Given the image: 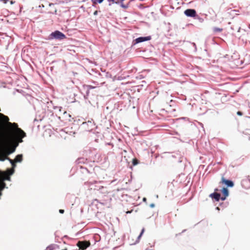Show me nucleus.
I'll use <instances>...</instances> for the list:
<instances>
[{
    "instance_id": "f257e3e1",
    "label": "nucleus",
    "mask_w": 250,
    "mask_h": 250,
    "mask_svg": "<svg viewBox=\"0 0 250 250\" xmlns=\"http://www.w3.org/2000/svg\"><path fill=\"white\" fill-rule=\"evenodd\" d=\"M8 126L11 128L12 130L9 133V136H11L13 132H14L16 135L18 143L19 144L23 142L22 139L26 136V133L21 128L18 127V125L17 123H8Z\"/></svg>"
},
{
    "instance_id": "f03ea898",
    "label": "nucleus",
    "mask_w": 250,
    "mask_h": 250,
    "mask_svg": "<svg viewBox=\"0 0 250 250\" xmlns=\"http://www.w3.org/2000/svg\"><path fill=\"white\" fill-rule=\"evenodd\" d=\"M0 176L2 178V181L0 182V197L2 195V190L6 188V184L4 183V181H10V177L11 175H9V172H8V173L6 172H4L0 171Z\"/></svg>"
},
{
    "instance_id": "7ed1b4c3",
    "label": "nucleus",
    "mask_w": 250,
    "mask_h": 250,
    "mask_svg": "<svg viewBox=\"0 0 250 250\" xmlns=\"http://www.w3.org/2000/svg\"><path fill=\"white\" fill-rule=\"evenodd\" d=\"M81 127L87 131H90L95 127V124L93 119L88 120L87 122H83L81 125Z\"/></svg>"
},
{
    "instance_id": "20e7f679",
    "label": "nucleus",
    "mask_w": 250,
    "mask_h": 250,
    "mask_svg": "<svg viewBox=\"0 0 250 250\" xmlns=\"http://www.w3.org/2000/svg\"><path fill=\"white\" fill-rule=\"evenodd\" d=\"M50 38L58 40H62L66 38V36L62 32L56 30L50 35Z\"/></svg>"
},
{
    "instance_id": "39448f33",
    "label": "nucleus",
    "mask_w": 250,
    "mask_h": 250,
    "mask_svg": "<svg viewBox=\"0 0 250 250\" xmlns=\"http://www.w3.org/2000/svg\"><path fill=\"white\" fill-rule=\"evenodd\" d=\"M184 14L188 17L194 18L196 19L197 14L194 9H187L184 11Z\"/></svg>"
},
{
    "instance_id": "423d86ee",
    "label": "nucleus",
    "mask_w": 250,
    "mask_h": 250,
    "mask_svg": "<svg viewBox=\"0 0 250 250\" xmlns=\"http://www.w3.org/2000/svg\"><path fill=\"white\" fill-rule=\"evenodd\" d=\"M57 117L59 119L62 121H71V115L70 114L67 113L65 110H63V113L62 116H58Z\"/></svg>"
},
{
    "instance_id": "0eeeda50",
    "label": "nucleus",
    "mask_w": 250,
    "mask_h": 250,
    "mask_svg": "<svg viewBox=\"0 0 250 250\" xmlns=\"http://www.w3.org/2000/svg\"><path fill=\"white\" fill-rule=\"evenodd\" d=\"M151 39V37L150 36L138 37L133 41L134 44L149 41Z\"/></svg>"
},
{
    "instance_id": "6e6552de",
    "label": "nucleus",
    "mask_w": 250,
    "mask_h": 250,
    "mask_svg": "<svg viewBox=\"0 0 250 250\" xmlns=\"http://www.w3.org/2000/svg\"><path fill=\"white\" fill-rule=\"evenodd\" d=\"M241 184L243 188L245 189L250 188V177L248 176V177L243 179L241 181Z\"/></svg>"
},
{
    "instance_id": "1a4fd4ad",
    "label": "nucleus",
    "mask_w": 250,
    "mask_h": 250,
    "mask_svg": "<svg viewBox=\"0 0 250 250\" xmlns=\"http://www.w3.org/2000/svg\"><path fill=\"white\" fill-rule=\"evenodd\" d=\"M221 182L222 184H225L227 187L229 188H232L234 186V183L232 181L226 179L223 177L221 179Z\"/></svg>"
},
{
    "instance_id": "9d476101",
    "label": "nucleus",
    "mask_w": 250,
    "mask_h": 250,
    "mask_svg": "<svg viewBox=\"0 0 250 250\" xmlns=\"http://www.w3.org/2000/svg\"><path fill=\"white\" fill-rule=\"evenodd\" d=\"M96 184H101V182H98L97 181H89L85 183V185H86L90 189L95 190Z\"/></svg>"
},
{
    "instance_id": "9b49d317",
    "label": "nucleus",
    "mask_w": 250,
    "mask_h": 250,
    "mask_svg": "<svg viewBox=\"0 0 250 250\" xmlns=\"http://www.w3.org/2000/svg\"><path fill=\"white\" fill-rule=\"evenodd\" d=\"M90 245V243L86 241H79L77 246L80 249L85 250Z\"/></svg>"
},
{
    "instance_id": "f8f14e48",
    "label": "nucleus",
    "mask_w": 250,
    "mask_h": 250,
    "mask_svg": "<svg viewBox=\"0 0 250 250\" xmlns=\"http://www.w3.org/2000/svg\"><path fill=\"white\" fill-rule=\"evenodd\" d=\"M221 192L223 194V196H222L221 200L224 201L226 200L227 196H229V192L227 188H223Z\"/></svg>"
},
{
    "instance_id": "ddd939ff",
    "label": "nucleus",
    "mask_w": 250,
    "mask_h": 250,
    "mask_svg": "<svg viewBox=\"0 0 250 250\" xmlns=\"http://www.w3.org/2000/svg\"><path fill=\"white\" fill-rule=\"evenodd\" d=\"M209 196L216 201H219L220 200H221L222 198L220 194L217 192L211 193Z\"/></svg>"
},
{
    "instance_id": "4468645a",
    "label": "nucleus",
    "mask_w": 250,
    "mask_h": 250,
    "mask_svg": "<svg viewBox=\"0 0 250 250\" xmlns=\"http://www.w3.org/2000/svg\"><path fill=\"white\" fill-rule=\"evenodd\" d=\"M60 247L59 245L55 244H52L48 246L45 250H55L56 249H59Z\"/></svg>"
},
{
    "instance_id": "2eb2a0df",
    "label": "nucleus",
    "mask_w": 250,
    "mask_h": 250,
    "mask_svg": "<svg viewBox=\"0 0 250 250\" xmlns=\"http://www.w3.org/2000/svg\"><path fill=\"white\" fill-rule=\"evenodd\" d=\"M109 2L108 5L111 6L113 3H115L118 5H120L121 7V1L120 0H107Z\"/></svg>"
},
{
    "instance_id": "dca6fc26",
    "label": "nucleus",
    "mask_w": 250,
    "mask_h": 250,
    "mask_svg": "<svg viewBox=\"0 0 250 250\" xmlns=\"http://www.w3.org/2000/svg\"><path fill=\"white\" fill-rule=\"evenodd\" d=\"M54 109L56 110V112L59 114V116H61V113H63V110H64L61 106H54Z\"/></svg>"
},
{
    "instance_id": "f3484780",
    "label": "nucleus",
    "mask_w": 250,
    "mask_h": 250,
    "mask_svg": "<svg viewBox=\"0 0 250 250\" xmlns=\"http://www.w3.org/2000/svg\"><path fill=\"white\" fill-rule=\"evenodd\" d=\"M22 154H18L16 156L15 161L18 163H21L22 161Z\"/></svg>"
},
{
    "instance_id": "a211bd4d",
    "label": "nucleus",
    "mask_w": 250,
    "mask_h": 250,
    "mask_svg": "<svg viewBox=\"0 0 250 250\" xmlns=\"http://www.w3.org/2000/svg\"><path fill=\"white\" fill-rule=\"evenodd\" d=\"M12 167H13V168L11 169V168H8L7 169V171L8 172H9V175H13L15 172V170H14V168L15 167H16V164L15 163H14L13 164H11Z\"/></svg>"
},
{
    "instance_id": "6ab92c4d",
    "label": "nucleus",
    "mask_w": 250,
    "mask_h": 250,
    "mask_svg": "<svg viewBox=\"0 0 250 250\" xmlns=\"http://www.w3.org/2000/svg\"><path fill=\"white\" fill-rule=\"evenodd\" d=\"M98 192L104 194L107 193V190L106 188L102 186V187H101L100 189L98 190Z\"/></svg>"
},
{
    "instance_id": "aec40b11",
    "label": "nucleus",
    "mask_w": 250,
    "mask_h": 250,
    "mask_svg": "<svg viewBox=\"0 0 250 250\" xmlns=\"http://www.w3.org/2000/svg\"><path fill=\"white\" fill-rule=\"evenodd\" d=\"M104 0H91L93 5H96L97 4L102 3Z\"/></svg>"
},
{
    "instance_id": "412c9836",
    "label": "nucleus",
    "mask_w": 250,
    "mask_h": 250,
    "mask_svg": "<svg viewBox=\"0 0 250 250\" xmlns=\"http://www.w3.org/2000/svg\"><path fill=\"white\" fill-rule=\"evenodd\" d=\"M18 146V144H16V145L13 147L12 149L8 152L7 155H10V154L13 153V152H14L16 150V147Z\"/></svg>"
},
{
    "instance_id": "4be33fe9",
    "label": "nucleus",
    "mask_w": 250,
    "mask_h": 250,
    "mask_svg": "<svg viewBox=\"0 0 250 250\" xmlns=\"http://www.w3.org/2000/svg\"><path fill=\"white\" fill-rule=\"evenodd\" d=\"M144 232V229H143L140 234H139V235L138 236L137 238V240L136 241V243H138L140 241V239L141 238V237H142L143 233Z\"/></svg>"
},
{
    "instance_id": "5701e85b",
    "label": "nucleus",
    "mask_w": 250,
    "mask_h": 250,
    "mask_svg": "<svg viewBox=\"0 0 250 250\" xmlns=\"http://www.w3.org/2000/svg\"><path fill=\"white\" fill-rule=\"evenodd\" d=\"M213 30L214 32H221L223 29L219 27H214Z\"/></svg>"
},
{
    "instance_id": "b1692460",
    "label": "nucleus",
    "mask_w": 250,
    "mask_h": 250,
    "mask_svg": "<svg viewBox=\"0 0 250 250\" xmlns=\"http://www.w3.org/2000/svg\"><path fill=\"white\" fill-rule=\"evenodd\" d=\"M76 162L78 164L84 163V159L83 158H80L78 159L77 160Z\"/></svg>"
},
{
    "instance_id": "393cba45",
    "label": "nucleus",
    "mask_w": 250,
    "mask_h": 250,
    "mask_svg": "<svg viewBox=\"0 0 250 250\" xmlns=\"http://www.w3.org/2000/svg\"><path fill=\"white\" fill-rule=\"evenodd\" d=\"M102 186L101 185V184H96V188H95V190H96L97 192L98 191V190L99 189H100L101 188V187H102Z\"/></svg>"
},
{
    "instance_id": "a878e982",
    "label": "nucleus",
    "mask_w": 250,
    "mask_h": 250,
    "mask_svg": "<svg viewBox=\"0 0 250 250\" xmlns=\"http://www.w3.org/2000/svg\"><path fill=\"white\" fill-rule=\"evenodd\" d=\"M139 163V161L136 159H133L132 160V164L133 166H136Z\"/></svg>"
},
{
    "instance_id": "bb28decb",
    "label": "nucleus",
    "mask_w": 250,
    "mask_h": 250,
    "mask_svg": "<svg viewBox=\"0 0 250 250\" xmlns=\"http://www.w3.org/2000/svg\"><path fill=\"white\" fill-rule=\"evenodd\" d=\"M6 160H8L9 161V162L11 164H13L14 163L16 162L15 161V160L14 161V160H13L12 159H10L9 157H6Z\"/></svg>"
},
{
    "instance_id": "cd10ccee",
    "label": "nucleus",
    "mask_w": 250,
    "mask_h": 250,
    "mask_svg": "<svg viewBox=\"0 0 250 250\" xmlns=\"http://www.w3.org/2000/svg\"><path fill=\"white\" fill-rule=\"evenodd\" d=\"M6 157L5 156H0V161H4L6 159Z\"/></svg>"
},
{
    "instance_id": "c85d7f7f",
    "label": "nucleus",
    "mask_w": 250,
    "mask_h": 250,
    "mask_svg": "<svg viewBox=\"0 0 250 250\" xmlns=\"http://www.w3.org/2000/svg\"><path fill=\"white\" fill-rule=\"evenodd\" d=\"M94 238L95 239V240L96 242H98L99 241V238H100V236L99 235H96L94 236Z\"/></svg>"
},
{
    "instance_id": "c756f323",
    "label": "nucleus",
    "mask_w": 250,
    "mask_h": 250,
    "mask_svg": "<svg viewBox=\"0 0 250 250\" xmlns=\"http://www.w3.org/2000/svg\"><path fill=\"white\" fill-rule=\"evenodd\" d=\"M86 88L88 89V90H90L91 89H93L94 88V86H92V85H87L86 86Z\"/></svg>"
},
{
    "instance_id": "7c9ffc66",
    "label": "nucleus",
    "mask_w": 250,
    "mask_h": 250,
    "mask_svg": "<svg viewBox=\"0 0 250 250\" xmlns=\"http://www.w3.org/2000/svg\"><path fill=\"white\" fill-rule=\"evenodd\" d=\"M196 19H198L200 22H202L204 21V20L202 18L199 17L198 15L196 16Z\"/></svg>"
},
{
    "instance_id": "2f4dec72",
    "label": "nucleus",
    "mask_w": 250,
    "mask_h": 250,
    "mask_svg": "<svg viewBox=\"0 0 250 250\" xmlns=\"http://www.w3.org/2000/svg\"><path fill=\"white\" fill-rule=\"evenodd\" d=\"M192 44L193 45V46L194 47L195 51H196V50H197V48H196V44H195L194 42H192Z\"/></svg>"
},
{
    "instance_id": "473e14b6",
    "label": "nucleus",
    "mask_w": 250,
    "mask_h": 250,
    "mask_svg": "<svg viewBox=\"0 0 250 250\" xmlns=\"http://www.w3.org/2000/svg\"><path fill=\"white\" fill-rule=\"evenodd\" d=\"M0 1H2L4 4H6L8 1V0H0Z\"/></svg>"
},
{
    "instance_id": "72a5a7b5",
    "label": "nucleus",
    "mask_w": 250,
    "mask_h": 250,
    "mask_svg": "<svg viewBox=\"0 0 250 250\" xmlns=\"http://www.w3.org/2000/svg\"><path fill=\"white\" fill-rule=\"evenodd\" d=\"M64 211L63 209H59V212L60 213L62 214L64 213Z\"/></svg>"
},
{
    "instance_id": "f704fd0d",
    "label": "nucleus",
    "mask_w": 250,
    "mask_h": 250,
    "mask_svg": "<svg viewBox=\"0 0 250 250\" xmlns=\"http://www.w3.org/2000/svg\"><path fill=\"white\" fill-rule=\"evenodd\" d=\"M149 206L151 208H153L155 207V204L154 203H152Z\"/></svg>"
},
{
    "instance_id": "c9c22d12",
    "label": "nucleus",
    "mask_w": 250,
    "mask_h": 250,
    "mask_svg": "<svg viewBox=\"0 0 250 250\" xmlns=\"http://www.w3.org/2000/svg\"><path fill=\"white\" fill-rule=\"evenodd\" d=\"M89 93V90H88L87 88L86 91V96H88Z\"/></svg>"
},
{
    "instance_id": "e433bc0d",
    "label": "nucleus",
    "mask_w": 250,
    "mask_h": 250,
    "mask_svg": "<svg viewBox=\"0 0 250 250\" xmlns=\"http://www.w3.org/2000/svg\"><path fill=\"white\" fill-rule=\"evenodd\" d=\"M237 114L239 116H241L242 115V113L241 111H238L237 112Z\"/></svg>"
},
{
    "instance_id": "4c0bfd02",
    "label": "nucleus",
    "mask_w": 250,
    "mask_h": 250,
    "mask_svg": "<svg viewBox=\"0 0 250 250\" xmlns=\"http://www.w3.org/2000/svg\"><path fill=\"white\" fill-rule=\"evenodd\" d=\"M137 78H138L141 79L143 78L144 77H143V76L142 75H140L138 77H137Z\"/></svg>"
},
{
    "instance_id": "58836bf2",
    "label": "nucleus",
    "mask_w": 250,
    "mask_h": 250,
    "mask_svg": "<svg viewBox=\"0 0 250 250\" xmlns=\"http://www.w3.org/2000/svg\"><path fill=\"white\" fill-rule=\"evenodd\" d=\"M95 201H97V202H98V203H100V204H101L104 205V203H102V202H99V200H97V199H95Z\"/></svg>"
},
{
    "instance_id": "ea45409f",
    "label": "nucleus",
    "mask_w": 250,
    "mask_h": 250,
    "mask_svg": "<svg viewBox=\"0 0 250 250\" xmlns=\"http://www.w3.org/2000/svg\"><path fill=\"white\" fill-rule=\"evenodd\" d=\"M15 3V1H13V0H11L10 1V4L12 5L13 4H14Z\"/></svg>"
},
{
    "instance_id": "a19ab883",
    "label": "nucleus",
    "mask_w": 250,
    "mask_h": 250,
    "mask_svg": "<svg viewBox=\"0 0 250 250\" xmlns=\"http://www.w3.org/2000/svg\"><path fill=\"white\" fill-rule=\"evenodd\" d=\"M87 97H88V96H86V94H85V95H84V99H85V100H86V99H87Z\"/></svg>"
},
{
    "instance_id": "79ce46f5",
    "label": "nucleus",
    "mask_w": 250,
    "mask_h": 250,
    "mask_svg": "<svg viewBox=\"0 0 250 250\" xmlns=\"http://www.w3.org/2000/svg\"><path fill=\"white\" fill-rule=\"evenodd\" d=\"M97 13H98V11H95V12H94V15H97Z\"/></svg>"
},
{
    "instance_id": "37998d69",
    "label": "nucleus",
    "mask_w": 250,
    "mask_h": 250,
    "mask_svg": "<svg viewBox=\"0 0 250 250\" xmlns=\"http://www.w3.org/2000/svg\"><path fill=\"white\" fill-rule=\"evenodd\" d=\"M181 119H183V120H186L187 119H188L187 117H182L181 118Z\"/></svg>"
},
{
    "instance_id": "c03bdc74",
    "label": "nucleus",
    "mask_w": 250,
    "mask_h": 250,
    "mask_svg": "<svg viewBox=\"0 0 250 250\" xmlns=\"http://www.w3.org/2000/svg\"><path fill=\"white\" fill-rule=\"evenodd\" d=\"M131 212H132V210H131V211H127L126 212V213H127V214H128V213H130Z\"/></svg>"
},
{
    "instance_id": "a18cd8bd",
    "label": "nucleus",
    "mask_w": 250,
    "mask_h": 250,
    "mask_svg": "<svg viewBox=\"0 0 250 250\" xmlns=\"http://www.w3.org/2000/svg\"><path fill=\"white\" fill-rule=\"evenodd\" d=\"M143 200V201H146V198H144Z\"/></svg>"
},
{
    "instance_id": "49530a36",
    "label": "nucleus",
    "mask_w": 250,
    "mask_h": 250,
    "mask_svg": "<svg viewBox=\"0 0 250 250\" xmlns=\"http://www.w3.org/2000/svg\"><path fill=\"white\" fill-rule=\"evenodd\" d=\"M146 250H152L147 248V249H146Z\"/></svg>"
},
{
    "instance_id": "de8ad7c7",
    "label": "nucleus",
    "mask_w": 250,
    "mask_h": 250,
    "mask_svg": "<svg viewBox=\"0 0 250 250\" xmlns=\"http://www.w3.org/2000/svg\"><path fill=\"white\" fill-rule=\"evenodd\" d=\"M216 209H219V207H216Z\"/></svg>"
},
{
    "instance_id": "09e8293b",
    "label": "nucleus",
    "mask_w": 250,
    "mask_h": 250,
    "mask_svg": "<svg viewBox=\"0 0 250 250\" xmlns=\"http://www.w3.org/2000/svg\"><path fill=\"white\" fill-rule=\"evenodd\" d=\"M185 231H186V229H185V230H183L182 232H185Z\"/></svg>"
},
{
    "instance_id": "8fccbe9b",
    "label": "nucleus",
    "mask_w": 250,
    "mask_h": 250,
    "mask_svg": "<svg viewBox=\"0 0 250 250\" xmlns=\"http://www.w3.org/2000/svg\"><path fill=\"white\" fill-rule=\"evenodd\" d=\"M7 142H8V141L6 140V141L5 143H6V144H7Z\"/></svg>"
},
{
    "instance_id": "3c124183",
    "label": "nucleus",
    "mask_w": 250,
    "mask_h": 250,
    "mask_svg": "<svg viewBox=\"0 0 250 250\" xmlns=\"http://www.w3.org/2000/svg\"><path fill=\"white\" fill-rule=\"evenodd\" d=\"M83 2H84L85 1V0H82Z\"/></svg>"
},
{
    "instance_id": "603ef678",
    "label": "nucleus",
    "mask_w": 250,
    "mask_h": 250,
    "mask_svg": "<svg viewBox=\"0 0 250 250\" xmlns=\"http://www.w3.org/2000/svg\"><path fill=\"white\" fill-rule=\"evenodd\" d=\"M142 82H143V83H145V81H142Z\"/></svg>"
}]
</instances>
